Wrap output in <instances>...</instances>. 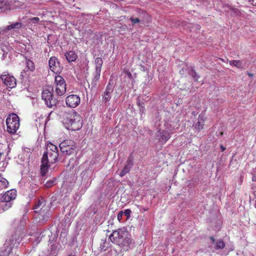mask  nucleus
I'll use <instances>...</instances> for the list:
<instances>
[{"label":"nucleus","mask_w":256,"mask_h":256,"mask_svg":"<svg viewBox=\"0 0 256 256\" xmlns=\"http://www.w3.org/2000/svg\"><path fill=\"white\" fill-rule=\"evenodd\" d=\"M130 20L133 24L136 23H142L143 24H148L150 22L151 17L150 15L145 11H142V14L140 16L139 18L130 17Z\"/></svg>","instance_id":"9b49d317"},{"label":"nucleus","mask_w":256,"mask_h":256,"mask_svg":"<svg viewBox=\"0 0 256 256\" xmlns=\"http://www.w3.org/2000/svg\"><path fill=\"white\" fill-rule=\"evenodd\" d=\"M63 122L66 125L68 129L74 131L79 130L82 126L81 116L74 110L64 113Z\"/></svg>","instance_id":"7ed1b4c3"},{"label":"nucleus","mask_w":256,"mask_h":256,"mask_svg":"<svg viewBox=\"0 0 256 256\" xmlns=\"http://www.w3.org/2000/svg\"><path fill=\"white\" fill-rule=\"evenodd\" d=\"M54 84L56 94L60 96L64 95L66 90V84L64 79L61 76H56Z\"/></svg>","instance_id":"1a4fd4ad"},{"label":"nucleus","mask_w":256,"mask_h":256,"mask_svg":"<svg viewBox=\"0 0 256 256\" xmlns=\"http://www.w3.org/2000/svg\"><path fill=\"white\" fill-rule=\"evenodd\" d=\"M0 78L4 84L9 88H12L16 86V79L10 74L4 72L2 74Z\"/></svg>","instance_id":"9d476101"},{"label":"nucleus","mask_w":256,"mask_h":256,"mask_svg":"<svg viewBox=\"0 0 256 256\" xmlns=\"http://www.w3.org/2000/svg\"><path fill=\"white\" fill-rule=\"evenodd\" d=\"M101 70H95V72L94 74V77L92 80V84L96 85V84L98 80L100 78Z\"/></svg>","instance_id":"aec40b11"},{"label":"nucleus","mask_w":256,"mask_h":256,"mask_svg":"<svg viewBox=\"0 0 256 256\" xmlns=\"http://www.w3.org/2000/svg\"><path fill=\"white\" fill-rule=\"evenodd\" d=\"M123 215H124V212L122 210L118 212V216H117V219L119 222H120V220H122Z\"/></svg>","instance_id":"7c9ffc66"},{"label":"nucleus","mask_w":256,"mask_h":256,"mask_svg":"<svg viewBox=\"0 0 256 256\" xmlns=\"http://www.w3.org/2000/svg\"><path fill=\"white\" fill-rule=\"evenodd\" d=\"M221 148H222V152L226 150V148L224 147L222 145L221 146Z\"/></svg>","instance_id":"ea45409f"},{"label":"nucleus","mask_w":256,"mask_h":256,"mask_svg":"<svg viewBox=\"0 0 256 256\" xmlns=\"http://www.w3.org/2000/svg\"><path fill=\"white\" fill-rule=\"evenodd\" d=\"M0 186L2 188H7L8 182V180L2 177V174H0Z\"/></svg>","instance_id":"b1692460"},{"label":"nucleus","mask_w":256,"mask_h":256,"mask_svg":"<svg viewBox=\"0 0 256 256\" xmlns=\"http://www.w3.org/2000/svg\"><path fill=\"white\" fill-rule=\"evenodd\" d=\"M131 168L128 164H126L120 174V176L122 177L124 176L130 172Z\"/></svg>","instance_id":"5701e85b"},{"label":"nucleus","mask_w":256,"mask_h":256,"mask_svg":"<svg viewBox=\"0 0 256 256\" xmlns=\"http://www.w3.org/2000/svg\"><path fill=\"white\" fill-rule=\"evenodd\" d=\"M198 121L195 125V129L198 130V132H200L204 128L205 118L204 116L200 115L198 117Z\"/></svg>","instance_id":"dca6fc26"},{"label":"nucleus","mask_w":256,"mask_h":256,"mask_svg":"<svg viewBox=\"0 0 256 256\" xmlns=\"http://www.w3.org/2000/svg\"><path fill=\"white\" fill-rule=\"evenodd\" d=\"M223 134H224L223 132H220V135L221 136H222L223 135Z\"/></svg>","instance_id":"37998d69"},{"label":"nucleus","mask_w":256,"mask_h":256,"mask_svg":"<svg viewBox=\"0 0 256 256\" xmlns=\"http://www.w3.org/2000/svg\"><path fill=\"white\" fill-rule=\"evenodd\" d=\"M34 210H35L34 212L38 214V216L40 220H47L49 216L50 208L49 206L46 204V202L42 198L38 199Z\"/></svg>","instance_id":"39448f33"},{"label":"nucleus","mask_w":256,"mask_h":256,"mask_svg":"<svg viewBox=\"0 0 256 256\" xmlns=\"http://www.w3.org/2000/svg\"><path fill=\"white\" fill-rule=\"evenodd\" d=\"M39 18H38V17H34L32 18V20H36V21H38L39 20Z\"/></svg>","instance_id":"4c0bfd02"},{"label":"nucleus","mask_w":256,"mask_h":256,"mask_svg":"<svg viewBox=\"0 0 256 256\" xmlns=\"http://www.w3.org/2000/svg\"><path fill=\"white\" fill-rule=\"evenodd\" d=\"M191 75L192 76L194 81H198L199 78V76L197 74L196 71L194 70H192Z\"/></svg>","instance_id":"cd10ccee"},{"label":"nucleus","mask_w":256,"mask_h":256,"mask_svg":"<svg viewBox=\"0 0 256 256\" xmlns=\"http://www.w3.org/2000/svg\"><path fill=\"white\" fill-rule=\"evenodd\" d=\"M26 70H24L22 73H24L26 71L30 70V72H34L35 70V65L34 62L26 58Z\"/></svg>","instance_id":"f3484780"},{"label":"nucleus","mask_w":256,"mask_h":256,"mask_svg":"<svg viewBox=\"0 0 256 256\" xmlns=\"http://www.w3.org/2000/svg\"><path fill=\"white\" fill-rule=\"evenodd\" d=\"M100 248L102 250L106 251L108 249V246L106 247L105 246L100 244Z\"/></svg>","instance_id":"72a5a7b5"},{"label":"nucleus","mask_w":256,"mask_h":256,"mask_svg":"<svg viewBox=\"0 0 256 256\" xmlns=\"http://www.w3.org/2000/svg\"><path fill=\"white\" fill-rule=\"evenodd\" d=\"M80 96L76 94L69 95L66 99V104L70 108H76L80 104Z\"/></svg>","instance_id":"f8f14e48"},{"label":"nucleus","mask_w":256,"mask_h":256,"mask_svg":"<svg viewBox=\"0 0 256 256\" xmlns=\"http://www.w3.org/2000/svg\"><path fill=\"white\" fill-rule=\"evenodd\" d=\"M10 8L8 2L6 0H0V11H4Z\"/></svg>","instance_id":"6ab92c4d"},{"label":"nucleus","mask_w":256,"mask_h":256,"mask_svg":"<svg viewBox=\"0 0 256 256\" xmlns=\"http://www.w3.org/2000/svg\"><path fill=\"white\" fill-rule=\"evenodd\" d=\"M110 238L114 244H117L122 252H127L134 247V242L131 235L124 228H118L110 235Z\"/></svg>","instance_id":"f257e3e1"},{"label":"nucleus","mask_w":256,"mask_h":256,"mask_svg":"<svg viewBox=\"0 0 256 256\" xmlns=\"http://www.w3.org/2000/svg\"><path fill=\"white\" fill-rule=\"evenodd\" d=\"M225 246L224 242L220 240L216 242L214 248L216 250L222 249L225 247Z\"/></svg>","instance_id":"393cba45"},{"label":"nucleus","mask_w":256,"mask_h":256,"mask_svg":"<svg viewBox=\"0 0 256 256\" xmlns=\"http://www.w3.org/2000/svg\"><path fill=\"white\" fill-rule=\"evenodd\" d=\"M7 131L10 134H14L20 127V118L14 113L9 114L6 119Z\"/></svg>","instance_id":"423d86ee"},{"label":"nucleus","mask_w":256,"mask_h":256,"mask_svg":"<svg viewBox=\"0 0 256 256\" xmlns=\"http://www.w3.org/2000/svg\"><path fill=\"white\" fill-rule=\"evenodd\" d=\"M252 181L256 182V176H254L252 178Z\"/></svg>","instance_id":"e433bc0d"},{"label":"nucleus","mask_w":256,"mask_h":256,"mask_svg":"<svg viewBox=\"0 0 256 256\" xmlns=\"http://www.w3.org/2000/svg\"><path fill=\"white\" fill-rule=\"evenodd\" d=\"M230 64L238 68H242V63L239 60H232L229 61Z\"/></svg>","instance_id":"4be33fe9"},{"label":"nucleus","mask_w":256,"mask_h":256,"mask_svg":"<svg viewBox=\"0 0 256 256\" xmlns=\"http://www.w3.org/2000/svg\"><path fill=\"white\" fill-rule=\"evenodd\" d=\"M220 60L221 61H222V62H228V58L226 59V60H224V59H223V58H220Z\"/></svg>","instance_id":"58836bf2"},{"label":"nucleus","mask_w":256,"mask_h":256,"mask_svg":"<svg viewBox=\"0 0 256 256\" xmlns=\"http://www.w3.org/2000/svg\"><path fill=\"white\" fill-rule=\"evenodd\" d=\"M210 240H211L212 243H214V242H215V238L213 236H210Z\"/></svg>","instance_id":"f704fd0d"},{"label":"nucleus","mask_w":256,"mask_h":256,"mask_svg":"<svg viewBox=\"0 0 256 256\" xmlns=\"http://www.w3.org/2000/svg\"><path fill=\"white\" fill-rule=\"evenodd\" d=\"M54 182L55 180H48L46 183L45 186L46 188H50L54 185Z\"/></svg>","instance_id":"c85d7f7f"},{"label":"nucleus","mask_w":256,"mask_h":256,"mask_svg":"<svg viewBox=\"0 0 256 256\" xmlns=\"http://www.w3.org/2000/svg\"><path fill=\"white\" fill-rule=\"evenodd\" d=\"M114 90V86L110 83H108L106 86V90L104 92L103 96L104 100L105 102H108L111 98V94L112 92Z\"/></svg>","instance_id":"2eb2a0df"},{"label":"nucleus","mask_w":256,"mask_h":256,"mask_svg":"<svg viewBox=\"0 0 256 256\" xmlns=\"http://www.w3.org/2000/svg\"><path fill=\"white\" fill-rule=\"evenodd\" d=\"M68 256H72V254H69Z\"/></svg>","instance_id":"a18cd8bd"},{"label":"nucleus","mask_w":256,"mask_h":256,"mask_svg":"<svg viewBox=\"0 0 256 256\" xmlns=\"http://www.w3.org/2000/svg\"><path fill=\"white\" fill-rule=\"evenodd\" d=\"M94 63L96 64V70H101V68L103 63L102 58H96L95 60Z\"/></svg>","instance_id":"412c9836"},{"label":"nucleus","mask_w":256,"mask_h":256,"mask_svg":"<svg viewBox=\"0 0 256 256\" xmlns=\"http://www.w3.org/2000/svg\"><path fill=\"white\" fill-rule=\"evenodd\" d=\"M66 58L68 62H72L76 60L77 55L73 51H69L66 53Z\"/></svg>","instance_id":"a211bd4d"},{"label":"nucleus","mask_w":256,"mask_h":256,"mask_svg":"<svg viewBox=\"0 0 256 256\" xmlns=\"http://www.w3.org/2000/svg\"><path fill=\"white\" fill-rule=\"evenodd\" d=\"M158 141L162 144H165L171 137L170 134L166 130H162L159 132Z\"/></svg>","instance_id":"4468645a"},{"label":"nucleus","mask_w":256,"mask_h":256,"mask_svg":"<svg viewBox=\"0 0 256 256\" xmlns=\"http://www.w3.org/2000/svg\"><path fill=\"white\" fill-rule=\"evenodd\" d=\"M128 74L130 77L132 76V74L130 72H128Z\"/></svg>","instance_id":"a19ab883"},{"label":"nucleus","mask_w":256,"mask_h":256,"mask_svg":"<svg viewBox=\"0 0 256 256\" xmlns=\"http://www.w3.org/2000/svg\"><path fill=\"white\" fill-rule=\"evenodd\" d=\"M53 90L52 86H48L42 93V98L48 108L54 110L57 107L58 100L54 98Z\"/></svg>","instance_id":"20e7f679"},{"label":"nucleus","mask_w":256,"mask_h":256,"mask_svg":"<svg viewBox=\"0 0 256 256\" xmlns=\"http://www.w3.org/2000/svg\"><path fill=\"white\" fill-rule=\"evenodd\" d=\"M22 26V24L20 22H16L11 25H10L8 27V30H11L12 28H18Z\"/></svg>","instance_id":"a878e982"},{"label":"nucleus","mask_w":256,"mask_h":256,"mask_svg":"<svg viewBox=\"0 0 256 256\" xmlns=\"http://www.w3.org/2000/svg\"><path fill=\"white\" fill-rule=\"evenodd\" d=\"M14 4H15V6H16L22 7V6H23L24 5V3H22L20 1H18V0L15 1Z\"/></svg>","instance_id":"2f4dec72"},{"label":"nucleus","mask_w":256,"mask_h":256,"mask_svg":"<svg viewBox=\"0 0 256 256\" xmlns=\"http://www.w3.org/2000/svg\"><path fill=\"white\" fill-rule=\"evenodd\" d=\"M248 75H249L250 76H253V74H250V73H249V74H248Z\"/></svg>","instance_id":"79ce46f5"},{"label":"nucleus","mask_w":256,"mask_h":256,"mask_svg":"<svg viewBox=\"0 0 256 256\" xmlns=\"http://www.w3.org/2000/svg\"><path fill=\"white\" fill-rule=\"evenodd\" d=\"M28 3L29 4H32L34 2V0H27Z\"/></svg>","instance_id":"c9c22d12"},{"label":"nucleus","mask_w":256,"mask_h":256,"mask_svg":"<svg viewBox=\"0 0 256 256\" xmlns=\"http://www.w3.org/2000/svg\"><path fill=\"white\" fill-rule=\"evenodd\" d=\"M230 10H233L237 15H238L240 14V10L237 8H230Z\"/></svg>","instance_id":"473e14b6"},{"label":"nucleus","mask_w":256,"mask_h":256,"mask_svg":"<svg viewBox=\"0 0 256 256\" xmlns=\"http://www.w3.org/2000/svg\"><path fill=\"white\" fill-rule=\"evenodd\" d=\"M126 164H128L131 167L133 166V158L131 155L128 157Z\"/></svg>","instance_id":"bb28decb"},{"label":"nucleus","mask_w":256,"mask_h":256,"mask_svg":"<svg viewBox=\"0 0 256 256\" xmlns=\"http://www.w3.org/2000/svg\"><path fill=\"white\" fill-rule=\"evenodd\" d=\"M52 113V111L50 112V114Z\"/></svg>","instance_id":"49530a36"},{"label":"nucleus","mask_w":256,"mask_h":256,"mask_svg":"<svg viewBox=\"0 0 256 256\" xmlns=\"http://www.w3.org/2000/svg\"><path fill=\"white\" fill-rule=\"evenodd\" d=\"M58 156V147L52 143L48 144L46 152L44 153L40 166L41 174L44 176L48 172L50 164L55 163Z\"/></svg>","instance_id":"f03ea898"},{"label":"nucleus","mask_w":256,"mask_h":256,"mask_svg":"<svg viewBox=\"0 0 256 256\" xmlns=\"http://www.w3.org/2000/svg\"><path fill=\"white\" fill-rule=\"evenodd\" d=\"M49 66L50 70L55 74L60 73L62 68L58 58L55 56H52L49 60Z\"/></svg>","instance_id":"ddd939ff"},{"label":"nucleus","mask_w":256,"mask_h":256,"mask_svg":"<svg viewBox=\"0 0 256 256\" xmlns=\"http://www.w3.org/2000/svg\"><path fill=\"white\" fill-rule=\"evenodd\" d=\"M16 196V191L12 189L7 191L2 196L0 199L1 206L2 210H7L12 206L11 201L14 200Z\"/></svg>","instance_id":"0eeeda50"},{"label":"nucleus","mask_w":256,"mask_h":256,"mask_svg":"<svg viewBox=\"0 0 256 256\" xmlns=\"http://www.w3.org/2000/svg\"><path fill=\"white\" fill-rule=\"evenodd\" d=\"M59 146L62 153L66 156L74 154L76 148L75 142L70 139L62 141Z\"/></svg>","instance_id":"6e6552de"},{"label":"nucleus","mask_w":256,"mask_h":256,"mask_svg":"<svg viewBox=\"0 0 256 256\" xmlns=\"http://www.w3.org/2000/svg\"><path fill=\"white\" fill-rule=\"evenodd\" d=\"M106 244V242H103V244Z\"/></svg>","instance_id":"c03bdc74"},{"label":"nucleus","mask_w":256,"mask_h":256,"mask_svg":"<svg viewBox=\"0 0 256 256\" xmlns=\"http://www.w3.org/2000/svg\"><path fill=\"white\" fill-rule=\"evenodd\" d=\"M131 212H132L130 209H126L124 210V214L127 216V218H128L130 216Z\"/></svg>","instance_id":"c756f323"}]
</instances>
